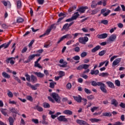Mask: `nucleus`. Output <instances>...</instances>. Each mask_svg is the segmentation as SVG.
I'll return each mask as SVG.
<instances>
[{"instance_id":"c03bdc74","label":"nucleus","mask_w":125,"mask_h":125,"mask_svg":"<svg viewBox=\"0 0 125 125\" xmlns=\"http://www.w3.org/2000/svg\"><path fill=\"white\" fill-rule=\"evenodd\" d=\"M10 112H12V113H15V114H17V111H16V109H15V108L12 107L10 108Z\"/></svg>"},{"instance_id":"1a4fd4ad","label":"nucleus","mask_w":125,"mask_h":125,"mask_svg":"<svg viewBox=\"0 0 125 125\" xmlns=\"http://www.w3.org/2000/svg\"><path fill=\"white\" fill-rule=\"evenodd\" d=\"M117 38V36H116L115 34H113L111 35L109 38L108 39L107 41L109 42H114V41H115L116 40V39Z\"/></svg>"},{"instance_id":"e2e57ef3","label":"nucleus","mask_w":125,"mask_h":125,"mask_svg":"<svg viewBox=\"0 0 125 125\" xmlns=\"http://www.w3.org/2000/svg\"><path fill=\"white\" fill-rule=\"evenodd\" d=\"M37 1L39 3V4H43V3L44 2V0H37Z\"/></svg>"},{"instance_id":"cd10ccee","label":"nucleus","mask_w":125,"mask_h":125,"mask_svg":"<svg viewBox=\"0 0 125 125\" xmlns=\"http://www.w3.org/2000/svg\"><path fill=\"white\" fill-rule=\"evenodd\" d=\"M31 80L32 83H36V82L38 81V79H37V77L33 75H31Z\"/></svg>"},{"instance_id":"412c9836","label":"nucleus","mask_w":125,"mask_h":125,"mask_svg":"<svg viewBox=\"0 0 125 125\" xmlns=\"http://www.w3.org/2000/svg\"><path fill=\"white\" fill-rule=\"evenodd\" d=\"M76 9H77V6H76L75 5L73 6L70 7L68 9V12L69 13H70V12H72V11H74V10H76Z\"/></svg>"},{"instance_id":"72a5a7b5","label":"nucleus","mask_w":125,"mask_h":125,"mask_svg":"<svg viewBox=\"0 0 125 125\" xmlns=\"http://www.w3.org/2000/svg\"><path fill=\"white\" fill-rule=\"evenodd\" d=\"M97 6V3L95 2V1H93L92 2V4L91 5V7L92 8H96V7Z\"/></svg>"},{"instance_id":"bf43d9fd","label":"nucleus","mask_w":125,"mask_h":125,"mask_svg":"<svg viewBox=\"0 0 125 125\" xmlns=\"http://www.w3.org/2000/svg\"><path fill=\"white\" fill-rule=\"evenodd\" d=\"M26 99L29 100V101H33V97H32L31 96H27Z\"/></svg>"},{"instance_id":"0eeeda50","label":"nucleus","mask_w":125,"mask_h":125,"mask_svg":"<svg viewBox=\"0 0 125 125\" xmlns=\"http://www.w3.org/2000/svg\"><path fill=\"white\" fill-rule=\"evenodd\" d=\"M73 97L74 100H75V101H76L77 103H82V99H83V98L80 95H78L77 96H73Z\"/></svg>"},{"instance_id":"f704fd0d","label":"nucleus","mask_w":125,"mask_h":125,"mask_svg":"<svg viewBox=\"0 0 125 125\" xmlns=\"http://www.w3.org/2000/svg\"><path fill=\"white\" fill-rule=\"evenodd\" d=\"M103 116L104 117H111L112 116V114L111 112H105L103 113Z\"/></svg>"},{"instance_id":"f3484780","label":"nucleus","mask_w":125,"mask_h":125,"mask_svg":"<svg viewBox=\"0 0 125 125\" xmlns=\"http://www.w3.org/2000/svg\"><path fill=\"white\" fill-rule=\"evenodd\" d=\"M63 114L65 115H69V116H72L73 115V111L70 110H65L63 111Z\"/></svg>"},{"instance_id":"9b49d317","label":"nucleus","mask_w":125,"mask_h":125,"mask_svg":"<svg viewBox=\"0 0 125 125\" xmlns=\"http://www.w3.org/2000/svg\"><path fill=\"white\" fill-rule=\"evenodd\" d=\"M88 8L87 6L85 7H82L79 8L77 10V11H79V12H81V13H84L85 11V9H87Z\"/></svg>"},{"instance_id":"ddd939ff","label":"nucleus","mask_w":125,"mask_h":125,"mask_svg":"<svg viewBox=\"0 0 125 125\" xmlns=\"http://www.w3.org/2000/svg\"><path fill=\"white\" fill-rule=\"evenodd\" d=\"M107 37H108V34H107L106 33H104L97 35V38L98 39H106Z\"/></svg>"},{"instance_id":"13d9d810","label":"nucleus","mask_w":125,"mask_h":125,"mask_svg":"<svg viewBox=\"0 0 125 125\" xmlns=\"http://www.w3.org/2000/svg\"><path fill=\"white\" fill-rule=\"evenodd\" d=\"M73 59L74 60H75L76 61H78V60H80V56H75L73 57Z\"/></svg>"},{"instance_id":"a878e982","label":"nucleus","mask_w":125,"mask_h":125,"mask_svg":"<svg viewBox=\"0 0 125 125\" xmlns=\"http://www.w3.org/2000/svg\"><path fill=\"white\" fill-rule=\"evenodd\" d=\"M106 83L109 87H111V88H115V85H114V83L111 82H107Z\"/></svg>"},{"instance_id":"f03ea898","label":"nucleus","mask_w":125,"mask_h":125,"mask_svg":"<svg viewBox=\"0 0 125 125\" xmlns=\"http://www.w3.org/2000/svg\"><path fill=\"white\" fill-rule=\"evenodd\" d=\"M19 57L18 56H16L15 58H13V57H11V58H7V59L6 60V62L7 63V64H8V63H10V64H11L12 65L14 64V63H15V62H14V61H13V59L14 60H15V59H16V58H18Z\"/></svg>"},{"instance_id":"2f4dec72","label":"nucleus","mask_w":125,"mask_h":125,"mask_svg":"<svg viewBox=\"0 0 125 125\" xmlns=\"http://www.w3.org/2000/svg\"><path fill=\"white\" fill-rule=\"evenodd\" d=\"M34 109H36V110H38L39 112H42L43 111L42 107L39 106L38 105L34 107Z\"/></svg>"},{"instance_id":"c756f323","label":"nucleus","mask_w":125,"mask_h":125,"mask_svg":"<svg viewBox=\"0 0 125 125\" xmlns=\"http://www.w3.org/2000/svg\"><path fill=\"white\" fill-rule=\"evenodd\" d=\"M100 77H103V78H105L106 77H108V76H109V73H108V72H103L102 73H100L99 74Z\"/></svg>"},{"instance_id":"09e8293b","label":"nucleus","mask_w":125,"mask_h":125,"mask_svg":"<svg viewBox=\"0 0 125 125\" xmlns=\"http://www.w3.org/2000/svg\"><path fill=\"white\" fill-rule=\"evenodd\" d=\"M87 55V53H86V52H83L81 53V57L82 58H83V57H85V56H86Z\"/></svg>"},{"instance_id":"e433bc0d","label":"nucleus","mask_w":125,"mask_h":125,"mask_svg":"<svg viewBox=\"0 0 125 125\" xmlns=\"http://www.w3.org/2000/svg\"><path fill=\"white\" fill-rule=\"evenodd\" d=\"M91 12V15H94L95 14H96L97 12H98V10L97 9H95L94 10H92Z\"/></svg>"},{"instance_id":"ea45409f","label":"nucleus","mask_w":125,"mask_h":125,"mask_svg":"<svg viewBox=\"0 0 125 125\" xmlns=\"http://www.w3.org/2000/svg\"><path fill=\"white\" fill-rule=\"evenodd\" d=\"M34 67H37V68H39V69H42V68L41 64L38 62H35Z\"/></svg>"},{"instance_id":"6ab92c4d","label":"nucleus","mask_w":125,"mask_h":125,"mask_svg":"<svg viewBox=\"0 0 125 125\" xmlns=\"http://www.w3.org/2000/svg\"><path fill=\"white\" fill-rule=\"evenodd\" d=\"M119 104V103L116 100V99H113L111 100V105H114L115 107H117Z\"/></svg>"},{"instance_id":"774afa93","label":"nucleus","mask_w":125,"mask_h":125,"mask_svg":"<svg viewBox=\"0 0 125 125\" xmlns=\"http://www.w3.org/2000/svg\"><path fill=\"white\" fill-rule=\"evenodd\" d=\"M113 125H123V123L120 122H115Z\"/></svg>"},{"instance_id":"7c9ffc66","label":"nucleus","mask_w":125,"mask_h":125,"mask_svg":"<svg viewBox=\"0 0 125 125\" xmlns=\"http://www.w3.org/2000/svg\"><path fill=\"white\" fill-rule=\"evenodd\" d=\"M79 16L80 14H79V12H75L74 14V15L72 16V18L74 20H76Z\"/></svg>"},{"instance_id":"20e7f679","label":"nucleus","mask_w":125,"mask_h":125,"mask_svg":"<svg viewBox=\"0 0 125 125\" xmlns=\"http://www.w3.org/2000/svg\"><path fill=\"white\" fill-rule=\"evenodd\" d=\"M90 64H83L82 65H79L78 67H77V70H81L84 69V70H86V69H88Z\"/></svg>"},{"instance_id":"a19ab883","label":"nucleus","mask_w":125,"mask_h":125,"mask_svg":"<svg viewBox=\"0 0 125 125\" xmlns=\"http://www.w3.org/2000/svg\"><path fill=\"white\" fill-rule=\"evenodd\" d=\"M67 64H68L67 62H64L63 64H59V66H60V67H62V68H65V67H67Z\"/></svg>"},{"instance_id":"dca6fc26","label":"nucleus","mask_w":125,"mask_h":125,"mask_svg":"<svg viewBox=\"0 0 125 125\" xmlns=\"http://www.w3.org/2000/svg\"><path fill=\"white\" fill-rule=\"evenodd\" d=\"M12 41H10L8 43H5L1 45L2 47H4V49L7 48L9 45H10V43H11Z\"/></svg>"},{"instance_id":"393cba45","label":"nucleus","mask_w":125,"mask_h":125,"mask_svg":"<svg viewBox=\"0 0 125 125\" xmlns=\"http://www.w3.org/2000/svg\"><path fill=\"white\" fill-rule=\"evenodd\" d=\"M90 121L91 122V123H98V122H101V119L92 118L90 119Z\"/></svg>"},{"instance_id":"37998d69","label":"nucleus","mask_w":125,"mask_h":125,"mask_svg":"<svg viewBox=\"0 0 125 125\" xmlns=\"http://www.w3.org/2000/svg\"><path fill=\"white\" fill-rule=\"evenodd\" d=\"M17 23H22V22H24V19H23L22 18H20L17 20Z\"/></svg>"},{"instance_id":"69168bd1","label":"nucleus","mask_w":125,"mask_h":125,"mask_svg":"<svg viewBox=\"0 0 125 125\" xmlns=\"http://www.w3.org/2000/svg\"><path fill=\"white\" fill-rule=\"evenodd\" d=\"M32 122H33V123H34V124H39V120L38 119H33L32 120Z\"/></svg>"},{"instance_id":"de8ad7c7","label":"nucleus","mask_w":125,"mask_h":125,"mask_svg":"<svg viewBox=\"0 0 125 125\" xmlns=\"http://www.w3.org/2000/svg\"><path fill=\"white\" fill-rule=\"evenodd\" d=\"M43 107L44 108H50V105L49 104L47 103H44Z\"/></svg>"},{"instance_id":"473e14b6","label":"nucleus","mask_w":125,"mask_h":125,"mask_svg":"<svg viewBox=\"0 0 125 125\" xmlns=\"http://www.w3.org/2000/svg\"><path fill=\"white\" fill-rule=\"evenodd\" d=\"M51 45H52V44L51 43V42H49L46 43V44L44 45V47H45L46 48H48V47H50Z\"/></svg>"},{"instance_id":"5701e85b","label":"nucleus","mask_w":125,"mask_h":125,"mask_svg":"<svg viewBox=\"0 0 125 125\" xmlns=\"http://www.w3.org/2000/svg\"><path fill=\"white\" fill-rule=\"evenodd\" d=\"M29 59L28 61H25L26 63H29V62H31V60H33L34 58H35V54L31 55L29 56Z\"/></svg>"},{"instance_id":"864d4df0","label":"nucleus","mask_w":125,"mask_h":125,"mask_svg":"<svg viewBox=\"0 0 125 125\" xmlns=\"http://www.w3.org/2000/svg\"><path fill=\"white\" fill-rule=\"evenodd\" d=\"M84 90L85 93H87V94L91 93V91H90V90H89L86 88H85L84 89Z\"/></svg>"},{"instance_id":"603ef678","label":"nucleus","mask_w":125,"mask_h":125,"mask_svg":"<svg viewBox=\"0 0 125 125\" xmlns=\"http://www.w3.org/2000/svg\"><path fill=\"white\" fill-rule=\"evenodd\" d=\"M115 84L117 86H121V82L117 80L115 81Z\"/></svg>"},{"instance_id":"9d476101","label":"nucleus","mask_w":125,"mask_h":125,"mask_svg":"<svg viewBox=\"0 0 125 125\" xmlns=\"http://www.w3.org/2000/svg\"><path fill=\"white\" fill-rule=\"evenodd\" d=\"M32 74H34V75H36L38 78H42L44 77V74L42 73V72H33Z\"/></svg>"},{"instance_id":"680f3d73","label":"nucleus","mask_w":125,"mask_h":125,"mask_svg":"<svg viewBox=\"0 0 125 125\" xmlns=\"http://www.w3.org/2000/svg\"><path fill=\"white\" fill-rule=\"evenodd\" d=\"M66 87L67 89H71V88L72 87V84L71 83H68L66 85Z\"/></svg>"},{"instance_id":"4c0bfd02","label":"nucleus","mask_w":125,"mask_h":125,"mask_svg":"<svg viewBox=\"0 0 125 125\" xmlns=\"http://www.w3.org/2000/svg\"><path fill=\"white\" fill-rule=\"evenodd\" d=\"M25 77H26V80L28 81V82H31V76L29 75L27 73L25 74Z\"/></svg>"},{"instance_id":"4468645a","label":"nucleus","mask_w":125,"mask_h":125,"mask_svg":"<svg viewBox=\"0 0 125 125\" xmlns=\"http://www.w3.org/2000/svg\"><path fill=\"white\" fill-rule=\"evenodd\" d=\"M58 120L60 122H67V119L65 118V116H60L58 117Z\"/></svg>"},{"instance_id":"a211bd4d","label":"nucleus","mask_w":125,"mask_h":125,"mask_svg":"<svg viewBox=\"0 0 125 125\" xmlns=\"http://www.w3.org/2000/svg\"><path fill=\"white\" fill-rule=\"evenodd\" d=\"M101 83V82H96L95 81H92L91 82V85L93 86H97V85L99 86V85H100Z\"/></svg>"},{"instance_id":"39448f33","label":"nucleus","mask_w":125,"mask_h":125,"mask_svg":"<svg viewBox=\"0 0 125 125\" xmlns=\"http://www.w3.org/2000/svg\"><path fill=\"white\" fill-rule=\"evenodd\" d=\"M99 86H100V88L103 92L104 93H107V90L106 89V85L105 84L101 82V84L99 85Z\"/></svg>"},{"instance_id":"f8f14e48","label":"nucleus","mask_w":125,"mask_h":125,"mask_svg":"<svg viewBox=\"0 0 125 125\" xmlns=\"http://www.w3.org/2000/svg\"><path fill=\"white\" fill-rule=\"evenodd\" d=\"M121 60H122V58H118L116 59L112 63V66H117L120 62H121Z\"/></svg>"},{"instance_id":"b1692460","label":"nucleus","mask_w":125,"mask_h":125,"mask_svg":"<svg viewBox=\"0 0 125 125\" xmlns=\"http://www.w3.org/2000/svg\"><path fill=\"white\" fill-rule=\"evenodd\" d=\"M90 74H91V75H95L96 76H97V75H98V74H99V70H91Z\"/></svg>"},{"instance_id":"c85d7f7f","label":"nucleus","mask_w":125,"mask_h":125,"mask_svg":"<svg viewBox=\"0 0 125 125\" xmlns=\"http://www.w3.org/2000/svg\"><path fill=\"white\" fill-rule=\"evenodd\" d=\"M2 76L4 78H5V79H10V75H8V74H7L6 72H2Z\"/></svg>"},{"instance_id":"a18cd8bd","label":"nucleus","mask_w":125,"mask_h":125,"mask_svg":"<svg viewBox=\"0 0 125 125\" xmlns=\"http://www.w3.org/2000/svg\"><path fill=\"white\" fill-rule=\"evenodd\" d=\"M5 110H6V109H2L1 108L0 109V111L1 112V113L4 115V116H6V115H7V113L5 112Z\"/></svg>"},{"instance_id":"7ed1b4c3","label":"nucleus","mask_w":125,"mask_h":125,"mask_svg":"<svg viewBox=\"0 0 125 125\" xmlns=\"http://www.w3.org/2000/svg\"><path fill=\"white\" fill-rule=\"evenodd\" d=\"M79 42L82 44H85V42H88V38L87 37H80L79 38Z\"/></svg>"},{"instance_id":"423d86ee","label":"nucleus","mask_w":125,"mask_h":125,"mask_svg":"<svg viewBox=\"0 0 125 125\" xmlns=\"http://www.w3.org/2000/svg\"><path fill=\"white\" fill-rule=\"evenodd\" d=\"M67 38H69V39H72V36H71V35L70 34H66L63 36H62V37L61 38V39L58 41L57 43H60V42H62V41H63L64 40V39H67Z\"/></svg>"},{"instance_id":"bb28decb","label":"nucleus","mask_w":125,"mask_h":125,"mask_svg":"<svg viewBox=\"0 0 125 125\" xmlns=\"http://www.w3.org/2000/svg\"><path fill=\"white\" fill-rule=\"evenodd\" d=\"M17 7L18 9H20L22 7V3L21 0H18L17 2Z\"/></svg>"},{"instance_id":"6e6552de","label":"nucleus","mask_w":125,"mask_h":125,"mask_svg":"<svg viewBox=\"0 0 125 125\" xmlns=\"http://www.w3.org/2000/svg\"><path fill=\"white\" fill-rule=\"evenodd\" d=\"M76 123H77V124H79V125H89L88 123H87V122L82 120H77L76 121Z\"/></svg>"},{"instance_id":"4d7b16f0","label":"nucleus","mask_w":125,"mask_h":125,"mask_svg":"<svg viewBox=\"0 0 125 125\" xmlns=\"http://www.w3.org/2000/svg\"><path fill=\"white\" fill-rule=\"evenodd\" d=\"M110 12H111V10H108L107 12H105L104 13L103 15V16H104L105 17H106V16H108V15H109V13H110Z\"/></svg>"},{"instance_id":"338daca9","label":"nucleus","mask_w":125,"mask_h":125,"mask_svg":"<svg viewBox=\"0 0 125 125\" xmlns=\"http://www.w3.org/2000/svg\"><path fill=\"white\" fill-rule=\"evenodd\" d=\"M74 49L76 52H79L80 51V47H76Z\"/></svg>"},{"instance_id":"0e129e2a","label":"nucleus","mask_w":125,"mask_h":125,"mask_svg":"<svg viewBox=\"0 0 125 125\" xmlns=\"http://www.w3.org/2000/svg\"><path fill=\"white\" fill-rule=\"evenodd\" d=\"M50 32H51V29L49 28V29H47L45 34V35H46L47 36L48 35H49V33H50Z\"/></svg>"},{"instance_id":"8fccbe9b","label":"nucleus","mask_w":125,"mask_h":125,"mask_svg":"<svg viewBox=\"0 0 125 125\" xmlns=\"http://www.w3.org/2000/svg\"><path fill=\"white\" fill-rule=\"evenodd\" d=\"M87 98L88 100H92L93 99H94V96L91 95L90 96H87Z\"/></svg>"},{"instance_id":"4be33fe9","label":"nucleus","mask_w":125,"mask_h":125,"mask_svg":"<svg viewBox=\"0 0 125 125\" xmlns=\"http://www.w3.org/2000/svg\"><path fill=\"white\" fill-rule=\"evenodd\" d=\"M100 48H101V46H100V45H97L95 48L92 49L91 52L93 53L96 52V51H97V50H99Z\"/></svg>"},{"instance_id":"aec40b11","label":"nucleus","mask_w":125,"mask_h":125,"mask_svg":"<svg viewBox=\"0 0 125 125\" xmlns=\"http://www.w3.org/2000/svg\"><path fill=\"white\" fill-rule=\"evenodd\" d=\"M27 85L28 86H29V87H30L32 89V90H37L38 89V88H36L35 85H32V84L29 83H27Z\"/></svg>"},{"instance_id":"79ce46f5","label":"nucleus","mask_w":125,"mask_h":125,"mask_svg":"<svg viewBox=\"0 0 125 125\" xmlns=\"http://www.w3.org/2000/svg\"><path fill=\"white\" fill-rule=\"evenodd\" d=\"M101 23H102V24H104V25H108V20H104L101 21Z\"/></svg>"},{"instance_id":"49530a36","label":"nucleus","mask_w":125,"mask_h":125,"mask_svg":"<svg viewBox=\"0 0 125 125\" xmlns=\"http://www.w3.org/2000/svg\"><path fill=\"white\" fill-rule=\"evenodd\" d=\"M106 53V50H103L99 53V56H103Z\"/></svg>"},{"instance_id":"3c124183","label":"nucleus","mask_w":125,"mask_h":125,"mask_svg":"<svg viewBox=\"0 0 125 125\" xmlns=\"http://www.w3.org/2000/svg\"><path fill=\"white\" fill-rule=\"evenodd\" d=\"M59 75L61 78H62V77H64V76H65V72H64V71H61L59 72Z\"/></svg>"},{"instance_id":"c9c22d12","label":"nucleus","mask_w":125,"mask_h":125,"mask_svg":"<svg viewBox=\"0 0 125 125\" xmlns=\"http://www.w3.org/2000/svg\"><path fill=\"white\" fill-rule=\"evenodd\" d=\"M9 122L10 125H13V123H14V120L12 117L9 118Z\"/></svg>"},{"instance_id":"6e6d98bb","label":"nucleus","mask_w":125,"mask_h":125,"mask_svg":"<svg viewBox=\"0 0 125 125\" xmlns=\"http://www.w3.org/2000/svg\"><path fill=\"white\" fill-rule=\"evenodd\" d=\"M98 109V107L93 106L92 108H91V111L92 113H94V111H96Z\"/></svg>"},{"instance_id":"2eb2a0df","label":"nucleus","mask_w":125,"mask_h":125,"mask_svg":"<svg viewBox=\"0 0 125 125\" xmlns=\"http://www.w3.org/2000/svg\"><path fill=\"white\" fill-rule=\"evenodd\" d=\"M69 30H70V28L68 26V23L65 24L62 29V31H68Z\"/></svg>"},{"instance_id":"052dcab7","label":"nucleus","mask_w":125,"mask_h":125,"mask_svg":"<svg viewBox=\"0 0 125 125\" xmlns=\"http://www.w3.org/2000/svg\"><path fill=\"white\" fill-rule=\"evenodd\" d=\"M14 77L16 81H17L19 83H21V80L19 79V78H18V77L14 76Z\"/></svg>"},{"instance_id":"5fc2aeb1","label":"nucleus","mask_w":125,"mask_h":125,"mask_svg":"<svg viewBox=\"0 0 125 125\" xmlns=\"http://www.w3.org/2000/svg\"><path fill=\"white\" fill-rule=\"evenodd\" d=\"M55 84H56V83H55V82H54V83L51 82V83H50V87L51 88H54V85Z\"/></svg>"},{"instance_id":"58836bf2","label":"nucleus","mask_w":125,"mask_h":125,"mask_svg":"<svg viewBox=\"0 0 125 125\" xmlns=\"http://www.w3.org/2000/svg\"><path fill=\"white\" fill-rule=\"evenodd\" d=\"M7 95L10 98H12V97H13V94L9 90L8 91Z\"/></svg>"},{"instance_id":"f257e3e1","label":"nucleus","mask_w":125,"mask_h":125,"mask_svg":"<svg viewBox=\"0 0 125 125\" xmlns=\"http://www.w3.org/2000/svg\"><path fill=\"white\" fill-rule=\"evenodd\" d=\"M51 96L55 100L56 102L57 103H61V98L60 96L58 95V94L56 93H52L51 95Z\"/></svg>"}]
</instances>
